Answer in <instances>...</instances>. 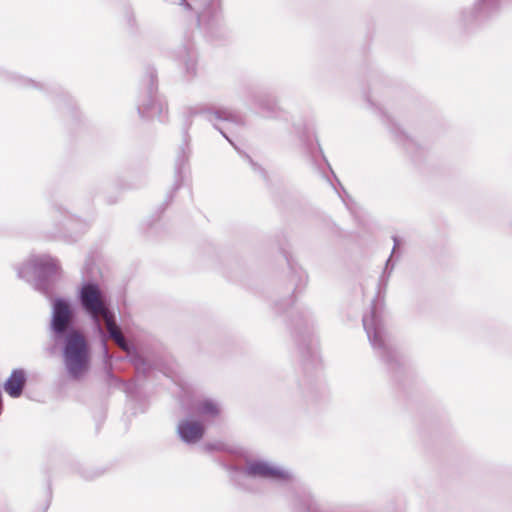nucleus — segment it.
I'll return each mask as SVG.
<instances>
[{
	"label": "nucleus",
	"mask_w": 512,
	"mask_h": 512,
	"mask_svg": "<svg viewBox=\"0 0 512 512\" xmlns=\"http://www.w3.org/2000/svg\"><path fill=\"white\" fill-rule=\"evenodd\" d=\"M49 330L54 342L64 341L63 356L68 373L79 378L88 364V347L82 333L74 327V311L65 298H55L51 305Z\"/></svg>",
	"instance_id": "nucleus-1"
},
{
	"label": "nucleus",
	"mask_w": 512,
	"mask_h": 512,
	"mask_svg": "<svg viewBox=\"0 0 512 512\" xmlns=\"http://www.w3.org/2000/svg\"><path fill=\"white\" fill-rule=\"evenodd\" d=\"M179 4L195 13L204 36L215 38L226 30L223 0H179Z\"/></svg>",
	"instance_id": "nucleus-2"
},
{
	"label": "nucleus",
	"mask_w": 512,
	"mask_h": 512,
	"mask_svg": "<svg viewBox=\"0 0 512 512\" xmlns=\"http://www.w3.org/2000/svg\"><path fill=\"white\" fill-rule=\"evenodd\" d=\"M59 270L58 261L49 254H31L16 267L18 277L40 291L48 290L49 280L58 275Z\"/></svg>",
	"instance_id": "nucleus-3"
},
{
	"label": "nucleus",
	"mask_w": 512,
	"mask_h": 512,
	"mask_svg": "<svg viewBox=\"0 0 512 512\" xmlns=\"http://www.w3.org/2000/svg\"><path fill=\"white\" fill-rule=\"evenodd\" d=\"M78 299L83 310L92 319L98 333L104 338L101 318L105 321L114 314L107 307L101 288L96 283H84L79 290Z\"/></svg>",
	"instance_id": "nucleus-4"
},
{
	"label": "nucleus",
	"mask_w": 512,
	"mask_h": 512,
	"mask_svg": "<svg viewBox=\"0 0 512 512\" xmlns=\"http://www.w3.org/2000/svg\"><path fill=\"white\" fill-rule=\"evenodd\" d=\"M363 326L375 352L382 358L388 357L392 353V349L388 342L383 319L375 306L372 307L369 314L363 317Z\"/></svg>",
	"instance_id": "nucleus-5"
},
{
	"label": "nucleus",
	"mask_w": 512,
	"mask_h": 512,
	"mask_svg": "<svg viewBox=\"0 0 512 512\" xmlns=\"http://www.w3.org/2000/svg\"><path fill=\"white\" fill-rule=\"evenodd\" d=\"M137 109L143 118L166 120L167 103L164 98L157 94L153 80L150 81L147 90L139 96Z\"/></svg>",
	"instance_id": "nucleus-6"
},
{
	"label": "nucleus",
	"mask_w": 512,
	"mask_h": 512,
	"mask_svg": "<svg viewBox=\"0 0 512 512\" xmlns=\"http://www.w3.org/2000/svg\"><path fill=\"white\" fill-rule=\"evenodd\" d=\"M242 475L247 479L261 478L275 482L288 481L291 478L289 471L263 460L249 461Z\"/></svg>",
	"instance_id": "nucleus-7"
},
{
	"label": "nucleus",
	"mask_w": 512,
	"mask_h": 512,
	"mask_svg": "<svg viewBox=\"0 0 512 512\" xmlns=\"http://www.w3.org/2000/svg\"><path fill=\"white\" fill-rule=\"evenodd\" d=\"M209 121H211L214 127L220 131V133L231 143L233 142L227 136L225 130H228L230 126L242 123V117L228 108H222L209 113Z\"/></svg>",
	"instance_id": "nucleus-8"
},
{
	"label": "nucleus",
	"mask_w": 512,
	"mask_h": 512,
	"mask_svg": "<svg viewBox=\"0 0 512 512\" xmlns=\"http://www.w3.org/2000/svg\"><path fill=\"white\" fill-rule=\"evenodd\" d=\"M177 432L183 442L193 444L202 438L204 426L199 421L187 418L179 422Z\"/></svg>",
	"instance_id": "nucleus-9"
},
{
	"label": "nucleus",
	"mask_w": 512,
	"mask_h": 512,
	"mask_svg": "<svg viewBox=\"0 0 512 512\" xmlns=\"http://www.w3.org/2000/svg\"><path fill=\"white\" fill-rule=\"evenodd\" d=\"M26 383V373L23 369H14L4 384L5 391L12 397L18 398Z\"/></svg>",
	"instance_id": "nucleus-10"
},
{
	"label": "nucleus",
	"mask_w": 512,
	"mask_h": 512,
	"mask_svg": "<svg viewBox=\"0 0 512 512\" xmlns=\"http://www.w3.org/2000/svg\"><path fill=\"white\" fill-rule=\"evenodd\" d=\"M493 6V0H479L476 3L475 8L464 10L462 12L461 20L464 24H467L482 15H489Z\"/></svg>",
	"instance_id": "nucleus-11"
},
{
	"label": "nucleus",
	"mask_w": 512,
	"mask_h": 512,
	"mask_svg": "<svg viewBox=\"0 0 512 512\" xmlns=\"http://www.w3.org/2000/svg\"><path fill=\"white\" fill-rule=\"evenodd\" d=\"M193 412L204 418H214L220 413V406L212 399H203L195 403Z\"/></svg>",
	"instance_id": "nucleus-12"
},
{
	"label": "nucleus",
	"mask_w": 512,
	"mask_h": 512,
	"mask_svg": "<svg viewBox=\"0 0 512 512\" xmlns=\"http://www.w3.org/2000/svg\"><path fill=\"white\" fill-rule=\"evenodd\" d=\"M106 328L109 334V337L114 340V342L124 351H129V344L123 336L120 328L118 327L115 316H111L105 321Z\"/></svg>",
	"instance_id": "nucleus-13"
},
{
	"label": "nucleus",
	"mask_w": 512,
	"mask_h": 512,
	"mask_svg": "<svg viewBox=\"0 0 512 512\" xmlns=\"http://www.w3.org/2000/svg\"><path fill=\"white\" fill-rule=\"evenodd\" d=\"M106 328L109 334V337L114 340V342L124 351H129V344L123 336L120 328L118 327L115 316H111L105 321Z\"/></svg>",
	"instance_id": "nucleus-14"
},
{
	"label": "nucleus",
	"mask_w": 512,
	"mask_h": 512,
	"mask_svg": "<svg viewBox=\"0 0 512 512\" xmlns=\"http://www.w3.org/2000/svg\"><path fill=\"white\" fill-rule=\"evenodd\" d=\"M182 62L185 65L186 71L189 75H194L196 71V56L193 52H188L183 58Z\"/></svg>",
	"instance_id": "nucleus-15"
},
{
	"label": "nucleus",
	"mask_w": 512,
	"mask_h": 512,
	"mask_svg": "<svg viewBox=\"0 0 512 512\" xmlns=\"http://www.w3.org/2000/svg\"><path fill=\"white\" fill-rule=\"evenodd\" d=\"M12 78L20 86H23V87H33V88H38L39 87V84L36 83L35 81H33L31 79H28V78H25V77L20 76V75L13 74Z\"/></svg>",
	"instance_id": "nucleus-16"
},
{
	"label": "nucleus",
	"mask_w": 512,
	"mask_h": 512,
	"mask_svg": "<svg viewBox=\"0 0 512 512\" xmlns=\"http://www.w3.org/2000/svg\"><path fill=\"white\" fill-rule=\"evenodd\" d=\"M187 159H188V155L186 154L185 151H182V154L178 157L177 162H176V170H177L178 174L181 173V170L184 168V166L187 162Z\"/></svg>",
	"instance_id": "nucleus-17"
},
{
	"label": "nucleus",
	"mask_w": 512,
	"mask_h": 512,
	"mask_svg": "<svg viewBox=\"0 0 512 512\" xmlns=\"http://www.w3.org/2000/svg\"><path fill=\"white\" fill-rule=\"evenodd\" d=\"M258 105H259L260 109L262 110L264 116H271L272 115L273 107L269 106V105H266L264 100H259Z\"/></svg>",
	"instance_id": "nucleus-18"
},
{
	"label": "nucleus",
	"mask_w": 512,
	"mask_h": 512,
	"mask_svg": "<svg viewBox=\"0 0 512 512\" xmlns=\"http://www.w3.org/2000/svg\"><path fill=\"white\" fill-rule=\"evenodd\" d=\"M303 505L305 506L307 512H319L316 508V505L314 504L310 497L304 500Z\"/></svg>",
	"instance_id": "nucleus-19"
},
{
	"label": "nucleus",
	"mask_w": 512,
	"mask_h": 512,
	"mask_svg": "<svg viewBox=\"0 0 512 512\" xmlns=\"http://www.w3.org/2000/svg\"><path fill=\"white\" fill-rule=\"evenodd\" d=\"M102 347H103L104 354L106 356H108V350H107V345H106L105 340H103Z\"/></svg>",
	"instance_id": "nucleus-20"
},
{
	"label": "nucleus",
	"mask_w": 512,
	"mask_h": 512,
	"mask_svg": "<svg viewBox=\"0 0 512 512\" xmlns=\"http://www.w3.org/2000/svg\"><path fill=\"white\" fill-rule=\"evenodd\" d=\"M393 240H394V247H393V252H394L396 247L399 245V240L396 237H393Z\"/></svg>",
	"instance_id": "nucleus-21"
},
{
	"label": "nucleus",
	"mask_w": 512,
	"mask_h": 512,
	"mask_svg": "<svg viewBox=\"0 0 512 512\" xmlns=\"http://www.w3.org/2000/svg\"><path fill=\"white\" fill-rule=\"evenodd\" d=\"M390 261H391V259L389 258V259L387 260V262H386V266H388V265H389Z\"/></svg>",
	"instance_id": "nucleus-22"
}]
</instances>
